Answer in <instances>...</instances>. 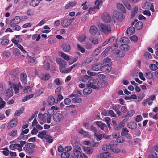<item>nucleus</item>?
Returning a JSON list of instances; mask_svg holds the SVG:
<instances>
[{"instance_id":"1","label":"nucleus","mask_w":158,"mask_h":158,"mask_svg":"<svg viewBox=\"0 0 158 158\" xmlns=\"http://www.w3.org/2000/svg\"><path fill=\"white\" fill-rule=\"evenodd\" d=\"M38 118L40 121L42 122H40V124H43L44 123L47 122L48 123H51V118L48 116L47 113H44L43 114L42 113H39L38 115Z\"/></svg>"},{"instance_id":"2","label":"nucleus","mask_w":158,"mask_h":158,"mask_svg":"<svg viewBox=\"0 0 158 158\" xmlns=\"http://www.w3.org/2000/svg\"><path fill=\"white\" fill-rule=\"evenodd\" d=\"M56 61L60 66V70L61 73H66L69 72V70H67L64 69L67 65V63L65 60L61 58H57Z\"/></svg>"},{"instance_id":"3","label":"nucleus","mask_w":158,"mask_h":158,"mask_svg":"<svg viewBox=\"0 0 158 158\" xmlns=\"http://www.w3.org/2000/svg\"><path fill=\"white\" fill-rule=\"evenodd\" d=\"M36 146V145L34 143H28L25 144V147L23 148V149L26 153L31 154L35 152L34 148Z\"/></svg>"},{"instance_id":"4","label":"nucleus","mask_w":158,"mask_h":158,"mask_svg":"<svg viewBox=\"0 0 158 158\" xmlns=\"http://www.w3.org/2000/svg\"><path fill=\"white\" fill-rule=\"evenodd\" d=\"M100 27L102 32L106 35L109 34L112 31L111 27L108 24H102L100 25Z\"/></svg>"},{"instance_id":"5","label":"nucleus","mask_w":158,"mask_h":158,"mask_svg":"<svg viewBox=\"0 0 158 158\" xmlns=\"http://www.w3.org/2000/svg\"><path fill=\"white\" fill-rule=\"evenodd\" d=\"M74 20V18L69 19L63 18L61 21V25L63 27H67L70 25Z\"/></svg>"},{"instance_id":"6","label":"nucleus","mask_w":158,"mask_h":158,"mask_svg":"<svg viewBox=\"0 0 158 158\" xmlns=\"http://www.w3.org/2000/svg\"><path fill=\"white\" fill-rule=\"evenodd\" d=\"M53 119L56 122H58L63 120L64 116L60 113H56L53 116Z\"/></svg>"},{"instance_id":"7","label":"nucleus","mask_w":158,"mask_h":158,"mask_svg":"<svg viewBox=\"0 0 158 158\" xmlns=\"http://www.w3.org/2000/svg\"><path fill=\"white\" fill-rule=\"evenodd\" d=\"M13 94V89L12 87H10L6 90L5 94L6 97L5 98V100H7L8 99L12 97Z\"/></svg>"},{"instance_id":"8","label":"nucleus","mask_w":158,"mask_h":158,"mask_svg":"<svg viewBox=\"0 0 158 158\" xmlns=\"http://www.w3.org/2000/svg\"><path fill=\"white\" fill-rule=\"evenodd\" d=\"M102 18L103 21L106 23H110L111 20L110 16L107 13L103 14L102 16Z\"/></svg>"},{"instance_id":"9","label":"nucleus","mask_w":158,"mask_h":158,"mask_svg":"<svg viewBox=\"0 0 158 158\" xmlns=\"http://www.w3.org/2000/svg\"><path fill=\"white\" fill-rule=\"evenodd\" d=\"M18 120L16 118L12 119L8 124V128L10 129L11 128L15 127L17 124Z\"/></svg>"},{"instance_id":"10","label":"nucleus","mask_w":158,"mask_h":158,"mask_svg":"<svg viewBox=\"0 0 158 158\" xmlns=\"http://www.w3.org/2000/svg\"><path fill=\"white\" fill-rule=\"evenodd\" d=\"M62 49L65 52H69L71 50L70 45L68 43H63L61 46Z\"/></svg>"},{"instance_id":"11","label":"nucleus","mask_w":158,"mask_h":158,"mask_svg":"<svg viewBox=\"0 0 158 158\" xmlns=\"http://www.w3.org/2000/svg\"><path fill=\"white\" fill-rule=\"evenodd\" d=\"M10 149L13 150L17 149L19 151H21L22 150V148L21 147L19 144L15 143L10 145L9 146Z\"/></svg>"},{"instance_id":"12","label":"nucleus","mask_w":158,"mask_h":158,"mask_svg":"<svg viewBox=\"0 0 158 158\" xmlns=\"http://www.w3.org/2000/svg\"><path fill=\"white\" fill-rule=\"evenodd\" d=\"M21 19L19 16H15L10 21V25H16L19 23Z\"/></svg>"},{"instance_id":"13","label":"nucleus","mask_w":158,"mask_h":158,"mask_svg":"<svg viewBox=\"0 0 158 158\" xmlns=\"http://www.w3.org/2000/svg\"><path fill=\"white\" fill-rule=\"evenodd\" d=\"M73 152L74 155V156H72V158L76 157L77 158H83V156L81 152L79 150L74 149L73 151Z\"/></svg>"},{"instance_id":"14","label":"nucleus","mask_w":158,"mask_h":158,"mask_svg":"<svg viewBox=\"0 0 158 158\" xmlns=\"http://www.w3.org/2000/svg\"><path fill=\"white\" fill-rule=\"evenodd\" d=\"M102 64L99 63H96L93 64L92 67V69L94 71H98L101 69Z\"/></svg>"},{"instance_id":"15","label":"nucleus","mask_w":158,"mask_h":158,"mask_svg":"<svg viewBox=\"0 0 158 158\" xmlns=\"http://www.w3.org/2000/svg\"><path fill=\"white\" fill-rule=\"evenodd\" d=\"M97 28L95 26L92 25L90 27L89 30V32L91 35H95L97 33Z\"/></svg>"},{"instance_id":"16","label":"nucleus","mask_w":158,"mask_h":158,"mask_svg":"<svg viewBox=\"0 0 158 158\" xmlns=\"http://www.w3.org/2000/svg\"><path fill=\"white\" fill-rule=\"evenodd\" d=\"M127 126L128 127L132 130H134L137 127V125L136 123L134 122H131L127 124Z\"/></svg>"},{"instance_id":"17","label":"nucleus","mask_w":158,"mask_h":158,"mask_svg":"<svg viewBox=\"0 0 158 158\" xmlns=\"http://www.w3.org/2000/svg\"><path fill=\"white\" fill-rule=\"evenodd\" d=\"M135 31V28L133 27H130L127 30V35L128 36L133 34Z\"/></svg>"},{"instance_id":"18","label":"nucleus","mask_w":158,"mask_h":158,"mask_svg":"<svg viewBox=\"0 0 158 158\" xmlns=\"http://www.w3.org/2000/svg\"><path fill=\"white\" fill-rule=\"evenodd\" d=\"M13 89L15 94L19 93L20 87L21 88H22V87L20 83H19L18 84H13Z\"/></svg>"},{"instance_id":"19","label":"nucleus","mask_w":158,"mask_h":158,"mask_svg":"<svg viewBox=\"0 0 158 158\" xmlns=\"http://www.w3.org/2000/svg\"><path fill=\"white\" fill-rule=\"evenodd\" d=\"M21 80L23 83L26 84L27 82V75L24 73H22L20 75Z\"/></svg>"},{"instance_id":"20","label":"nucleus","mask_w":158,"mask_h":158,"mask_svg":"<svg viewBox=\"0 0 158 158\" xmlns=\"http://www.w3.org/2000/svg\"><path fill=\"white\" fill-rule=\"evenodd\" d=\"M117 145V142L116 141H112L110 142L108 145V148L109 150L112 149L113 148L115 147Z\"/></svg>"},{"instance_id":"21","label":"nucleus","mask_w":158,"mask_h":158,"mask_svg":"<svg viewBox=\"0 0 158 158\" xmlns=\"http://www.w3.org/2000/svg\"><path fill=\"white\" fill-rule=\"evenodd\" d=\"M97 80L93 79L91 78L89 79L88 81V84L86 85L87 87H92V86L94 84H95V82H96Z\"/></svg>"},{"instance_id":"22","label":"nucleus","mask_w":158,"mask_h":158,"mask_svg":"<svg viewBox=\"0 0 158 158\" xmlns=\"http://www.w3.org/2000/svg\"><path fill=\"white\" fill-rule=\"evenodd\" d=\"M83 150L84 152L87 154H90L93 152V149L88 147H85L84 148Z\"/></svg>"},{"instance_id":"23","label":"nucleus","mask_w":158,"mask_h":158,"mask_svg":"<svg viewBox=\"0 0 158 158\" xmlns=\"http://www.w3.org/2000/svg\"><path fill=\"white\" fill-rule=\"evenodd\" d=\"M48 103L50 105H53L55 102L54 98L52 96H50L48 97L47 99Z\"/></svg>"},{"instance_id":"24","label":"nucleus","mask_w":158,"mask_h":158,"mask_svg":"<svg viewBox=\"0 0 158 158\" xmlns=\"http://www.w3.org/2000/svg\"><path fill=\"white\" fill-rule=\"evenodd\" d=\"M15 36L16 37V38H18V40H16L14 39V38H13L11 41H12L15 44H16L17 45L18 44V43L21 42L22 40L21 38L20 37V35H15Z\"/></svg>"},{"instance_id":"25","label":"nucleus","mask_w":158,"mask_h":158,"mask_svg":"<svg viewBox=\"0 0 158 158\" xmlns=\"http://www.w3.org/2000/svg\"><path fill=\"white\" fill-rule=\"evenodd\" d=\"M92 91V88L90 87H87L84 89L83 93L84 95L89 94L91 93Z\"/></svg>"},{"instance_id":"26","label":"nucleus","mask_w":158,"mask_h":158,"mask_svg":"<svg viewBox=\"0 0 158 158\" xmlns=\"http://www.w3.org/2000/svg\"><path fill=\"white\" fill-rule=\"evenodd\" d=\"M24 108L23 107H22L19 109L17 110L15 112L14 115L16 116H19L23 111Z\"/></svg>"},{"instance_id":"27","label":"nucleus","mask_w":158,"mask_h":158,"mask_svg":"<svg viewBox=\"0 0 158 158\" xmlns=\"http://www.w3.org/2000/svg\"><path fill=\"white\" fill-rule=\"evenodd\" d=\"M117 6L118 9L120 10L123 12H126V10L123 5L120 3H118L117 5Z\"/></svg>"},{"instance_id":"28","label":"nucleus","mask_w":158,"mask_h":158,"mask_svg":"<svg viewBox=\"0 0 158 158\" xmlns=\"http://www.w3.org/2000/svg\"><path fill=\"white\" fill-rule=\"evenodd\" d=\"M40 3L38 0H32L30 2V5L31 6L35 7L37 6Z\"/></svg>"},{"instance_id":"29","label":"nucleus","mask_w":158,"mask_h":158,"mask_svg":"<svg viewBox=\"0 0 158 158\" xmlns=\"http://www.w3.org/2000/svg\"><path fill=\"white\" fill-rule=\"evenodd\" d=\"M135 27L138 30H140L143 27V24L142 22L138 21L136 23L135 26Z\"/></svg>"},{"instance_id":"30","label":"nucleus","mask_w":158,"mask_h":158,"mask_svg":"<svg viewBox=\"0 0 158 158\" xmlns=\"http://www.w3.org/2000/svg\"><path fill=\"white\" fill-rule=\"evenodd\" d=\"M44 139L49 143H51L53 141V139L52 137L48 135H46L44 136Z\"/></svg>"},{"instance_id":"31","label":"nucleus","mask_w":158,"mask_h":158,"mask_svg":"<svg viewBox=\"0 0 158 158\" xmlns=\"http://www.w3.org/2000/svg\"><path fill=\"white\" fill-rule=\"evenodd\" d=\"M89 77L90 76L87 75H85L83 77H81L80 78L79 80L80 81L85 82L89 78Z\"/></svg>"},{"instance_id":"32","label":"nucleus","mask_w":158,"mask_h":158,"mask_svg":"<svg viewBox=\"0 0 158 158\" xmlns=\"http://www.w3.org/2000/svg\"><path fill=\"white\" fill-rule=\"evenodd\" d=\"M96 124L102 130H103L104 127L106 126L105 124L101 121L97 122Z\"/></svg>"},{"instance_id":"33","label":"nucleus","mask_w":158,"mask_h":158,"mask_svg":"<svg viewBox=\"0 0 158 158\" xmlns=\"http://www.w3.org/2000/svg\"><path fill=\"white\" fill-rule=\"evenodd\" d=\"M120 42L121 43L127 44L129 42V40L128 38L124 37L120 39Z\"/></svg>"},{"instance_id":"34","label":"nucleus","mask_w":158,"mask_h":158,"mask_svg":"<svg viewBox=\"0 0 158 158\" xmlns=\"http://www.w3.org/2000/svg\"><path fill=\"white\" fill-rule=\"evenodd\" d=\"M76 5L75 2H72L68 4L65 6V9H68L70 8L73 7Z\"/></svg>"},{"instance_id":"35","label":"nucleus","mask_w":158,"mask_h":158,"mask_svg":"<svg viewBox=\"0 0 158 158\" xmlns=\"http://www.w3.org/2000/svg\"><path fill=\"white\" fill-rule=\"evenodd\" d=\"M60 53L61 56L65 60L67 61L69 60V57L67 55L62 52H60Z\"/></svg>"},{"instance_id":"36","label":"nucleus","mask_w":158,"mask_h":158,"mask_svg":"<svg viewBox=\"0 0 158 158\" xmlns=\"http://www.w3.org/2000/svg\"><path fill=\"white\" fill-rule=\"evenodd\" d=\"M102 4V1L101 0H96L95 2L94 8H96L97 9H99L100 6H101Z\"/></svg>"},{"instance_id":"37","label":"nucleus","mask_w":158,"mask_h":158,"mask_svg":"<svg viewBox=\"0 0 158 158\" xmlns=\"http://www.w3.org/2000/svg\"><path fill=\"white\" fill-rule=\"evenodd\" d=\"M135 111L133 110H130L128 111L127 114L125 116V117H131L134 114Z\"/></svg>"},{"instance_id":"38","label":"nucleus","mask_w":158,"mask_h":158,"mask_svg":"<svg viewBox=\"0 0 158 158\" xmlns=\"http://www.w3.org/2000/svg\"><path fill=\"white\" fill-rule=\"evenodd\" d=\"M51 77L50 75L47 73L46 74L43 75V77L41 78V79L44 81L48 80Z\"/></svg>"},{"instance_id":"39","label":"nucleus","mask_w":158,"mask_h":158,"mask_svg":"<svg viewBox=\"0 0 158 158\" xmlns=\"http://www.w3.org/2000/svg\"><path fill=\"white\" fill-rule=\"evenodd\" d=\"M145 77L146 78L150 79L153 77V75L152 73L148 72L145 73Z\"/></svg>"},{"instance_id":"40","label":"nucleus","mask_w":158,"mask_h":158,"mask_svg":"<svg viewBox=\"0 0 158 158\" xmlns=\"http://www.w3.org/2000/svg\"><path fill=\"white\" fill-rule=\"evenodd\" d=\"M33 94H31L30 95L26 96L23 98L22 101L23 102H25L30 98H32L33 96Z\"/></svg>"},{"instance_id":"41","label":"nucleus","mask_w":158,"mask_h":158,"mask_svg":"<svg viewBox=\"0 0 158 158\" xmlns=\"http://www.w3.org/2000/svg\"><path fill=\"white\" fill-rule=\"evenodd\" d=\"M72 101L73 103H80L81 102L82 100L80 98L75 97L72 99Z\"/></svg>"},{"instance_id":"42","label":"nucleus","mask_w":158,"mask_h":158,"mask_svg":"<svg viewBox=\"0 0 158 158\" xmlns=\"http://www.w3.org/2000/svg\"><path fill=\"white\" fill-rule=\"evenodd\" d=\"M20 53L19 50L16 48H14L13 50V53L15 55L19 56L20 55Z\"/></svg>"},{"instance_id":"43","label":"nucleus","mask_w":158,"mask_h":158,"mask_svg":"<svg viewBox=\"0 0 158 158\" xmlns=\"http://www.w3.org/2000/svg\"><path fill=\"white\" fill-rule=\"evenodd\" d=\"M70 156V154L67 152H62L61 154V156L62 158H69Z\"/></svg>"},{"instance_id":"44","label":"nucleus","mask_w":158,"mask_h":158,"mask_svg":"<svg viewBox=\"0 0 158 158\" xmlns=\"http://www.w3.org/2000/svg\"><path fill=\"white\" fill-rule=\"evenodd\" d=\"M10 27H12L13 30H15L16 31H19L20 29V27L18 25H10Z\"/></svg>"},{"instance_id":"45","label":"nucleus","mask_w":158,"mask_h":158,"mask_svg":"<svg viewBox=\"0 0 158 158\" xmlns=\"http://www.w3.org/2000/svg\"><path fill=\"white\" fill-rule=\"evenodd\" d=\"M138 9V7H135L134 8V11L132 12L131 16V18H133L135 16L137 13Z\"/></svg>"},{"instance_id":"46","label":"nucleus","mask_w":158,"mask_h":158,"mask_svg":"<svg viewBox=\"0 0 158 158\" xmlns=\"http://www.w3.org/2000/svg\"><path fill=\"white\" fill-rule=\"evenodd\" d=\"M110 155V153L108 152L102 153L100 154V156L102 158H107Z\"/></svg>"},{"instance_id":"47","label":"nucleus","mask_w":158,"mask_h":158,"mask_svg":"<svg viewBox=\"0 0 158 158\" xmlns=\"http://www.w3.org/2000/svg\"><path fill=\"white\" fill-rule=\"evenodd\" d=\"M47 112V114H48V116L49 117H50V118H51V117L52 116H54L55 113L54 110H52L51 109L48 110Z\"/></svg>"},{"instance_id":"48","label":"nucleus","mask_w":158,"mask_h":158,"mask_svg":"<svg viewBox=\"0 0 158 158\" xmlns=\"http://www.w3.org/2000/svg\"><path fill=\"white\" fill-rule=\"evenodd\" d=\"M101 69H102L106 72H108L111 70L110 66H102Z\"/></svg>"},{"instance_id":"49","label":"nucleus","mask_w":158,"mask_h":158,"mask_svg":"<svg viewBox=\"0 0 158 158\" xmlns=\"http://www.w3.org/2000/svg\"><path fill=\"white\" fill-rule=\"evenodd\" d=\"M129 131L125 128L122 129V131L121 132V135L122 136H125L129 132Z\"/></svg>"},{"instance_id":"50","label":"nucleus","mask_w":158,"mask_h":158,"mask_svg":"<svg viewBox=\"0 0 158 158\" xmlns=\"http://www.w3.org/2000/svg\"><path fill=\"white\" fill-rule=\"evenodd\" d=\"M6 104V102L4 101L0 97V109L3 108Z\"/></svg>"},{"instance_id":"51","label":"nucleus","mask_w":158,"mask_h":158,"mask_svg":"<svg viewBox=\"0 0 158 158\" xmlns=\"http://www.w3.org/2000/svg\"><path fill=\"white\" fill-rule=\"evenodd\" d=\"M46 131H42V132H39V134L38 135V136L39 138H43L44 136L45 135H46Z\"/></svg>"},{"instance_id":"52","label":"nucleus","mask_w":158,"mask_h":158,"mask_svg":"<svg viewBox=\"0 0 158 158\" xmlns=\"http://www.w3.org/2000/svg\"><path fill=\"white\" fill-rule=\"evenodd\" d=\"M150 69L153 71L157 69V66L154 64H151L149 66Z\"/></svg>"},{"instance_id":"53","label":"nucleus","mask_w":158,"mask_h":158,"mask_svg":"<svg viewBox=\"0 0 158 158\" xmlns=\"http://www.w3.org/2000/svg\"><path fill=\"white\" fill-rule=\"evenodd\" d=\"M56 95H57V99L55 101L56 103H57L59 101H60L63 98V97L61 95V94H56Z\"/></svg>"},{"instance_id":"54","label":"nucleus","mask_w":158,"mask_h":158,"mask_svg":"<svg viewBox=\"0 0 158 158\" xmlns=\"http://www.w3.org/2000/svg\"><path fill=\"white\" fill-rule=\"evenodd\" d=\"M63 88L61 86L58 87L55 90V93L56 94H60L61 93V89Z\"/></svg>"},{"instance_id":"55","label":"nucleus","mask_w":158,"mask_h":158,"mask_svg":"<svg viewBox=\"0 0 158 158\" xmlns=\"http://www.w3.org/2000/svg\"><path fill=\"white\" fill-rule=\"evenodd\" d=\"M32 89L29 86L26 87L24 89V91L25 93H27L28 92H32Z\"/></svg>"},{"instance_id":"56","label":"nucleus","mask_w":158,"mask_h":158,"mask_svg":"<svg viewBox=\"0 0 158 158\" xmlns=\"http://www.w3.org/2000/svg\"><path fill=\"white\" fill-rule=\"evenodd\" d=\"M77 46L78 48V50L79 51L81 52L82 53H83L85 52V50L83 47H81L80 45L78 44L77 45Z\"/></svg>"},{"instance_id":"57","label":"nucleus","mask_w":158,"mask_h":158,"mask_svg":"<svg viewBox=\"0 0 158 158\" xmlns=\"http://www.w3.org/2000/svg\"><path fill=\"white\" fill-rule=\"evenodd\" d=\"M91 39L92 40H91L90 38H89V40H90L93 44H96L98 43V40L97 38H91Z\"/></svg>"},{"instance_id":"58","label":"nucleus","mask_w":158,"mask_h":158,"mask_svg":"<svg viewBox=\"0 0 158 158\" xmlns=\"http://www.w3.org/2000/svg\"><path fill=\"white\" fill-rule=\"evenodd\" d=\"M79 133L82 135L84 137H86L88 135V133L87 132L81 130L79 131Z\"/></svg>"},{"instance_id":"59","label":"nucleus","mask_w":158,"mask_h":158,"mask_svg":"<svg viewBox=\"0 0 158 158\" xmlns=\"http://www.w3.org/2000/svg\"><path fill=\"white\" fill-rule=\"evenodd\" d=\"M100 86L101 88L104 87L107 84V82L105 80H100Z\"/></svg>"},{"instance_id":"60","label":"nucleus","mask_w":158,"mask_h":158,"mask_svg":"<svg viewBox=\"0 0 158 158\" xmlns=\"http://www.w3.org/2000/svg\"><path fill=\"white\" fill-rule=\"evenodd\" d=\"M55 83L57 85L59 86L61 85L62 82L59 78H56L54 80Z\"/></svg>"},{"instance_id":"61","label":"nucleus","mask_w":158,"mask_h":158,"mask_svg":"<svg viewBox=\"0 0 158 158\" xmlns=\"http://www.w3.org/2000/svg\"><path fill=\"white\" fill-rule=\"evenodd\" d=\"M142 119L143 118L141 115H138L135 117V119L136 122H139L141 121Z\"/></svg>"},{"instance_id":"62","label":"nucleus","mask_w":158,"mask_h":158,"mask_svg":"<svg viewBox=\"0 0 158 158\" xmlns=\"http://www.w3.org/2000/svg\"><path fill=\"white\" fill-rule=\"evenodd\" d=\"M121 106L120 105H117L113 106L112 109L116 112L119 110L121 107Z\"/></svg>"},{"instance_id":"63","label":"nucleus","mask_w":158,"mask_h":158,"mask_svg":"<svg viewBox=\"0 0 158 158\" xmlns=\"http://www.w3.org/2000/svg\"><path fill=\"white\" fill-rule=\"evenodd\" d=\"M124 4L127 9L129 10H131L132 9V7L130 4L127 2H125L124 3Z\"/></svg>"},{"instance_id":"64","label":"nucleus","mask_w":158,"mask_h":158,"mask_svg":"<svg viewBox=\"0 0 158 158\" xmlns=\"http://www.w3.org/2000/svg\"><path fill=\"white\" fill-rule=\"evenodd\" d=\"M86 38L85 35L81 36L78 38V40L80 42H84Z\"/></svg>"}]
</instances>
